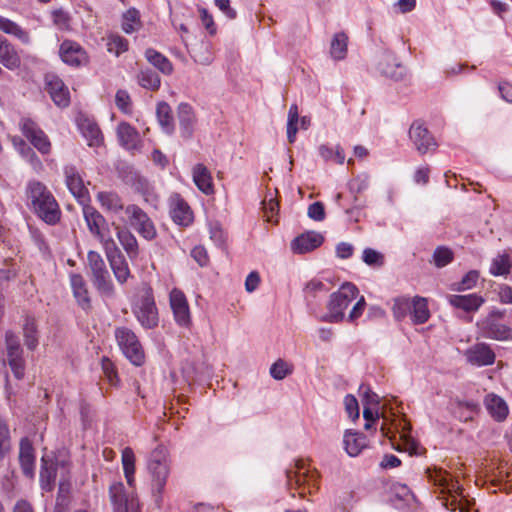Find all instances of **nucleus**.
<instances>
[{"label":"nucleus","mask_w":512,"mask_h":512,"mask_svg":"<svg viewBox=\"0 0 512 512\" xmlns=\"http://www.w3.org/2000/svg\"><path fill=\"white\" fill-rule=\"evenodd\" d=\"M27 196L35 213L47 224L54 225L60 220V208L52 193L39 181L27 186Z\"/></svg>","instance_id":"1"},{"label":"nucleus","mask_w":512,"mask_h":512,"mask_svg":"<svg viewBox=\"0 0 512 512\" xmlns=\"http://www.w3.org/2000/svg\"><path fill=\"white\" fill-rule=\"evenodd\" d=\"M295 471H287V485L291 490H296L300 497H304L306 491L313 494L318 489L320 478L317 470H311L304 460H297Z\"/></svg>","instance_id":"2"},{"label":"nucleus","mask_w":512,"mask_h":512,"mask_svg":"<svg viewBox=\"0 0 512 512\" xmlns=\"http://www.w3.org/2000/svg\"><path fill=\"white\" fill-rule=\"evenodd\" d=\"M357 287L350 283H344L337 292L331 294L327 304V314L323 320L330 323H338L344 319V311L348 308L350 303L358 296Z\"/></svg>","instance_id":"3"},{"label":"nucleus","mask_w":512,"mask_h":512,"mask_svg":"<svg viewBox=\"0 0 512 512\" xmlns=\"http://www.w3.org/2000/svg\"><path fill=\"white\" fill-rule=\"evenodd\" d=\"M148 470L152 477V491L158 500L161 498L170 473L165 447L158 446L151 452Z\"/></svg>","instance_id":"4"},{"label":"nucleus","mask_w":512,"mask_h":512,"mask_svg":"<svg viewBox=\"0 0 512 512\" xmlns=\"http://www.w3.org/2000/svg\"><path fill=\"white\" fill-rule=\"evenodd\" d=\"M87 263L91 273V282L96 290L103 296H113L114 285L102 256L98 252L89 251Z\"/></svg>","instance_id":"5"},{"label":"nucleus","mask_w":512,"mask_h":512,"mask_svg":"<svg viewBox=\"0 0 512 512\" xmlns=\"http://www.w3.org/2000/svg\"><path fill=\"white\" fill-rule=\"evenodd\" d=\"M115 338L123 354L132 364L140 366L144 363V350L138 337L131 329L127 327L117 328Z\"/></svg>","instance_id":"6"},{"label":"nucleus","mask_w":512,"mask_h":512,"mask_svg":"<svg viewBox=\"0 0 512 512\" xmlns=\"http://www.w3.org/2000/svg\"><path fill=\"white\" fill-rule=\"evenodd\" d=\"M113 512H141L137 496L128 491L121 482L113 483L109 488Z\"/></svg>","instance_id":"7"},{"label":"nucleus","mask_w":512,"mask_h":512,"mask_svg":"<svg viewBox=\"0 0 512 512\" xmlns=\"http://www.w3.org/2000/svg\"><path fill=\"white\" fill-rule=\"evenodd\" d=\"M130 225L146 240L157 236L154 223L149 216L137 205H128L125 209Z\"/></svg>","instance_id":"8"},{"label":"nucleus","mask_w":512,"mask_h":512,"mask_svg":"<svg viewBox=\"0 0 512 512\" xmlns=\"http://www.w3.org/2000/svg\"><path fill=\"white\" fill-rule=\"evenodd\" d=\"M133 313L143 328L153 329L158 326V311L150 294L141 297L134 306Z\"/></svg>","instance_id":"9"},{"label":"nucleus","mask_w":512,"mask_h":512,"mask_svg":"<svg viewBox=\"0 0 512 512\" xmlns=\"http://www.w3.org/2000/svg\"><path fill=\"white\" fill-rule=\"evenodd\" d=\"M64 176L67 188L77 201L80 204L88 203L90 200L89 191L78 169L73 165H66L64 167Z\"/></svg>","instance_id":"10"},{"label":"nucleus","mask_w":512,"mask_h":512,"mask_svg":"<svg viewBox=\"0 0 512 512\" xmlns=\"http://www.w3.org/2000/svg\"><path fill=\"white\" fill-rule=\"evenodd\" d=\"M20 129L23 135L38 149L41 153L47 154L50 151L51 144L46 134L38 125L29 118H23L20 121Z\"/></svg>","instance_id":"11"},{"label":"nucleus","mask_w":512,"mask_h":512,"mask_svg":"<svg viewBox=\"0 0 512 512\" xmlns=\"http://www.w3.org/2000/svg\"><path fill=\"white\" fill-rule=\"evenodd\" d=\"M478 326L485 338L499 341L512 340V328L500 323L494 314L489 315Z\"/></svg>","instance_id":"12"},{"label":"nucleus","mask_w":512,"mask_h":512,"mask_svg":"<svg viewBox=\"0 0 512 512\" xmlns=\"http://www.w3.org/2000/svg\"><path fill=\"white\" fill-rule=\"evenodd\" d=\"M170 306L176 323L182 327L191 324L190 309L184 293L178 289L170 292Z\"/></svg>","instance_id":"13"},{"label":"nucleus","mask_w":512,"mask_h":512,"mask_svg":"<svg viewBox=\"0 0 512 512\" xmlns=\"http://www.w3.org/2000/svg\"><path fill=\"white\" fill-rule=\"evenodd\" d=\"M59 54L62 61L70 66H82L87 64L86 51L75 41L65 40L60 45Z\"/></svg>","instance_id":"14"},{"label":"nucleus","mask_w":512,"mask_h":512,"mask_svg":"<svg viewBox=\"0 0 512 512\" xmlns=\"http://www.w3.org/2000/svg\"><path fill=\"white\" fill-rule=\"evenodd\" d=\"M170 216L173 221L181 226H188L193 221V213L188 203L177 193L169 198Z\"/></svg>","instance_id":"15"},{"label":"nucleus","mask_w":512,"mask_h":512,"mask_svg":"<svg viewBox=\"0 0 512 512\" xmlns=\"http://www.w3.org/2000/svg\"><path fill=\"white\" fill-rule=\"evenodd\" d=\"M409 136L419 153L425 154L435 149L437 143L428 129L420 122H414L409 130Z\"/></svg>","instance_id":"16"},{"label":"nucleus","mask_w":512,"mask_h":512,"mask_svg":"<svg viewBox=\"0 0 512 512\" xmlns=\"http://www.w3.org/2000/svg\"><path fill=\"white\" fill-rule=\"evenodd\" d=\"M377 69L381 74L394 80L404 76L405 68L397 61L394 53L384 51L379 55Z\"/></svg>","instance_id":"17"},{"label":"nucleus","mask_w":512,"mask_h":512,"mask_svg":"<svg viewBox=\"0 0 512 512\" xmlns=\"http://www.w3.org/2000/svg\"><path fill=\"white\" fill-rule=\"evenodd\" d=\"M465 356L467 362L475 366H488L495 361V353L485 343H478L470 347L465 352Z\"/></svg>","instance_id":"18"},{"label":"nucleus","mask_w":512,"mask_h":512,"mask_svg":"<svg viewBox=\"0 0 512 512\" xmlns=\"http://www.w3.org/2000/svg\"><path fill=\"white\" fill-rule=\"evenodd\" d=\"M46 89L57 106L66 107L69 105V91L58 76L53 74L46 76Z\"/></svg>","instance_id":"19"},{"label":"nucleus","mask_w":512,"mask_h":512,"mask_svg":"<svg viewBox=\"0 0 512 512\" xmlns=\"http://www.w3.org/2000/svg\"><path fill=\"white\" fill-rule=\"evenodd\" d=\"M323 241L324 238L320 233L309 231L296 237L291 243V248L294 253L304 254L321 246Z\"/></svg>","instance_id":"20"},{"label":"nucleus","mask_w":512,"mask_h":512,"mask_svg":"<svg viewBox=\"0 0 512 512\" xmlns=\"http://www.w3.org/2000/svg\"><path fill=\"white\" fill-rule=\"evenodd\" d=\"M117 138L121 146L129 151L139 150L141 139L138 131L127 122H121L117 126Z\"/></svg>","instance_id":"21"},{"label":"nucleus","mask_w":512,"mask_h":512,"mask_svg":"<svg viewBox=\"0 0 512 512\" xmlns=\"http://www.w3.org/2000/svg\"><path fill=\"white\" fill-rule=\"evenodd\" d=\"M448 301L451 306L465 312H476L485 302L484 298L476 293L467 295H449Z\"/></svg>","instance_id":"22"},{"label":"nucleus","mask_w":512,"mask_h":512,"mask_svg":"<svg viewBox=\"0 0 512 512\" xmlns=\"http://www.w3.org/2000/svg\"><path fill=\"white\" fill-rule=\"evenodd\" d=\"M19 462L25 476L32 478L35 470L34 448L28 438H22L20 441Z\"/></svg>","instance_id":"23"},{"label":"nucleus","mask_w":512,"mask_h":512,"mask_svg":"<svg viewBox=\"0 0 512 512\" xmlns=\"http://www.w3.org/2000/svg\"><path fill=\"white\" fill-rule=\"evenodd\" d=\"M70 284L77 303L83 310L87 311L91 307V301L83 276L80 274H71Z\"/></svg>","instance_id":"24"},{"label":"nucleus","mask_w":512,"mask_h":512,"mask_svg":"<svg viewBox=\"0 0 512 512\" xmlns=\"http://www.w3.org/2000/svg\"><path fill=\"white\" fill-rule=\"evenodd\" d=\"M344 448L351 457L358 456L368 446L366 437L357 431L347 430L343 438Z\"/></svg>","instance_id":"25"},{"label":"nucleus","mask_w":512,"mask_h":512,"mask_svg":"<svg viewBox=\"0 0 512 512\" xmlns=\"http://www.w3.org/2000/svg\"><path fill=\"white\" fill-rule=\"evenodd\" d=\"M0 63L9 70L18 68L21 59L14 46L0 34Z\"/></svg>","instance_id":"26"},{"label":"nucleus","mask_w":512,"mask_h":512,"mask_svg":"<svg viewBox=\"0 0 512 512\" xmlns=\"http://www.w3.org/2000/svg\"><path fill=\"white\" fill-rule=\"evenodd\" d=\"M178 119L181 135L184 138H190L196 122L193 108L187 103H181L178 106Z\"/></svg>","instance_id":"27"},{"label":"nucleus","mask_w":512,"mask_h":512,"mask_svg":"<svg viewBox=\"0 0 512 512\" xmlns=\"http://www.w3.org/2000/svg\"><path fill=\"white\" fill-rule=\"evenodd\" d=\"M193 181L197 188L206 195L214 192L212 176L208 168L203 164H197L193 168Z\"/></svg>","instance_id":"28"},{"label":"nucleus","mask_w":512,"mask_h":512,"mask_svg":"<svg viewBox=\"0 0 512 512\" xmlns=\"http://www.w3.org/2000/svg\"><path fill=\"white\" fill-rule=\"evenodd\" d=\"M83 206V216L87 227L93 236L100 235L102 227L105 225V218L88 203L81 204Z\"/></svg>","instance_id":"29"},{"label":"nucleus","mask_w":512,"mask_h":512,"mask_svg":"<svg viewBox=\"0 0 512 512\" xmlns=\"http://www.w3.org/2000/svg\"><path fill=\"white\" fill-rule=\"evenodd\" d=\"M485 406L489 414L496 421H503L508 415V406L506 402L495 394H488L485 397Z\"/></svg>","instance_id":"30"},{"label":"nucleus","mask_w":512,"mask_h":512,"mask_svg":"<svg viewBox=\"0 0 512 512\" xmlns=\"http://www.w3.org/2000/svg\"><path fill=\"white\" fill-rule=\"evenodd\" d=\"M156 115L162 130L168 135L172 134L175 125L170 105L166 102L158 103L156 108Z\"/></svg>","instance_id":"31"},{"label":"nucleus","mask_w":512,"mask_h":512,"mask_svg":"<svg viewBox=\"0 0 512 512\" xmlns=\"http://www.w3.org/2000/svg\"><path fill=\"white\" fill-rule=\"evenodd\" d=\"M117 237L131 260L137 258L139 254L138 242L136 237L127 229L117 228Z\"/></svg>","instance_id":"32"},{"label":"nucleus","mask_w":512,"mask_h":512,"mask_svg":"<svg viewBox=\"0 0 512 512\" xmlns=\"http://www.w3.org/2000/svg\"><path fill=\"white\" fill-rule=\"evenodd\" d=\"M116 280L123 284L130 277V269L122 253H116L108 259Z\"/></svg>","instance_id":"33"},{"label":"nucleus","mask_w":512,"mask_h":512,"mask_svg":"<svg viewBox=\"0 0 512 512\" xmlns=\"http://www.w3.org/2000/svg\"><path fill=\"white\" fill-rule=\"evenodd\" d=\"M97 199L103 209L111 213H118L123 209L121 198L115 192L104 191L97 194Z\"/></svg>","instance_id":"34"},{"label":"nucleus","mask_w":512,"mask_h":512,"mask_svg":"<svg viewBox=\"0 0 512 512\" xmlns=\"http://www.w3.org/2000/svg\"><path fill=\"white\" fill-rule=\"evenodd\" d=\"M411 317L412 321L415 324H423L425 323L429 317L430 312L427 306V301L421 297H415L411 301Z\"/></svg>","instance_id":"35"},{"label":"nucleus","mask_w":512,"mask_h":512,"mask_svg":"<svg viewBox=\"0 0 512 512\" xmlns=\"http://www.w3.org/2000/svg\"><path fill=\"white\" fill-rule=\"evenodd\" d=\"M0 30L15 36L24 44L30 43L29 33L23 30L17 23L3 16H0Z\"/></svg>","instance_id":"36"},{"label":"nucleus","mask_w":512,"mask_h":512,"mask_svg":"<svg viewBox=\"0 0 512 512\" xmlns=\"http://www.w3.org/2000/svg\"><path fill=\"white\" fill-rule=\"evenodd\" d=\"M42 466L40 471V482L42 489L50 491L53 488L56 479V467L54 463L48 462L45 457H42Z\"/></svg>","instance_id":"37"},{"label":"nucleus","mask_w":512,"mask_h":512,"mask_svg":"<svg viewBox=\"0 0 512 512\" xmlns=\"http://www.w3.org/2000/svg\"><path fill=\"white\" fill-rule=\"evenodd\" d=\"M147 60L163 74L169 75L173 71L172 63L161 53L154 49H147L145 52Z\"/></svg>","instance_id":"38"},{"label":"nucleus","mask_w":512,"mask_h":512,"mask_svg":"<svg viewBox=\"0 0 512 512\" xmlns=\"http://www.w3.org/2000/svg\"><path fill=\"white\" fill-rule=\"evenodd\" d=\"M348 36L344 32L336 33L331 41L330 53L333 59L342 60L347 54Z\"/></svg>","instance_id":"39"},{"label":"nucleus","mask_w":512,"mask_h":512,"mask_svg":"<svg viewBox=\"0 0 512 512\" xmlns=\"http://www.w3.org/2000/svg\"><path fill=\"white\" fill-rule=\"evenodd\" d=\"M8 365L15 378L22 379L25 374V360L23 358V350L7 352Z\"/></svg>","instance_id":"40"},{"label":"nucleus","mask_w":512,"mask_h":512,"mask_svg":"<svg viewBox=\"0 0 512 512\" xmlns=\"http://www.w3.org/2000/svg\"><path fill=\"white\" fill-rule=\"evenodd\" d=\"M137 80L141 87L152 91L158 90L161 84L159 75L151 69L141 70L137 75Z\"/></svg>","instance_id":"41"},{"label":"nucleus","mask_w":512,"mask_h":512,"mask_svg":"<svg viewBox=\"0 0 512 512\" xmlns=\"http://www.w3.org/2000/svg\"><path fill=\"white\" fill-rule=\"evenodd\" d=\"M122 464L127 483L130 487H133L135 473V455L130 447H126L122 451Z\"/></svg>","instance_id":"42"},{"label":"nucleus","mask_w":512,"mask_h":512,"mask_svg":"<svg viewBox=\"0 0 512 512\" xmlns=\"http://www.w3.org/2000/svg\"><path fill=\"white\" fill-rule=\"evenodd\" d=\"M80 130L87 139L89 146H99L101 144L102 135L97 124L85 121L80 124Z\"/></svg>","instance_id":"43"},{"label":"nucleus","mask_w":512,"mask_h":512,"mask_svg":"<svg viewBox=\"0 0 512 512\" xmlns=\"http://www.w3.org/2000/svg\"><path fill=\"white\" fill-rule=\"evenodd\" d=\"M25 345L28 349L34 350L38 345L37 326L33 318H26L23 327Z\"/></svg>","instance_id":"44"},{"label":"nucleus","mask_w":512,"mask_h":512,"mask_svg":"<svg viewBox=\"0 0 512 512\" xmlns=\"http://www.w3.org/2000/svg\"><path fill=\"white\" fill-rule=\"evenodd\" d=\"M141 26L139 12L136 9H129L122 17V29L130 34L137 31Z\"/></svg>","instance_id":"45"},{"label":"nucleus","mask_w":512,"mask_h":512,"mask_svg":"<svg viewBox=\"0 0 512 512\" xmlns=\"http://www.w3.org/2000/svg\"><path fill=\"white\" fill-rule=\"evenodd\" d=\"M106 45L108 51L114 53L116 56L128 50V41L117 34L108 36Z\"/></svg>","instance_id":"46"},{"label":"nucleus","mask_w":512,"mask_h":512,"mask_svg":"<svg viewBox=\"0 0 512 512\" xmlns=\"http://www.w3.org/2000/svg\"><path fill=\"white\" fill-rule=\"evenodd\" d=\"M392 312L396 320H403L411 312V301L405 297H399L394 300Z\"/></svg>","instance_id":"47"},{"label":"nucleus","mask_w":512,"mask_h":512,"mask_svg":"<svg viewBox=\"0 0 512 512\" xmlns=\"http://www.w3.org/2000/svg\"><path fill=\"white\" fill-rule=\"evenodd\" d=\"M454 254L448 247H437L433 253V262L436 267L442 268L452 262Z\"/></svg>","instance_id":"48"},{"label":"nucleus","mask_w":512,"mask_h":512,"mask_svg":"<svg viewBox=\"0 0 512 512\" xmlns=\"http://www.w3.org/2000/svg\"><path fill=\"white\" fill-rule=\"evenodd\" d=\"M511 264L508 255H498L492 261L490 273L499 276L509 273Z\"/></svg>","instance_id":"49"},{"label":"nucleus","mask_w":512,"mask_h":512,"mask_svg":"<svg viewBox=\"0 0 512 512\" xmlns=\"http://www.w3.org/2000/svg\"><path fill=\"white\" fill-rule=\"evenodd\" d=\"M426 474L428 478L434 482L435 485H438L443 488L449 489V475L446 471L440 468H428L426 470Z\"/></svg>","instance_id":"50"},{"label":"nucleus","mask_w":512,"mask_h":512,"mask_svg":"<svg viewBox=\"0 0 512 512\" xmlns=\"http://www.w3.org/2000/svg\"><path fill=\"white\" fill-rule=\"evenodd\" d=\"M11 440L7 424L0 418V461L10 451Z\"/></svg>","instance_id":"51"},{"label":"nucleus","mask_w":512,"mask_h":512,"mask_svg":"<svg viewBox=\"0 0 512 512\" xmlns=\"http://www.w3.org/2000/svg\"><path fill=\"white\" fill-rule=\"evenodd\" d=\"M479 279V272L476 270H471L462 278L459 283H455L452 285V290L454 291H464L467 289L473 288Z\"/></svg>","instance_id":"52"},{"label":"nucleus","mask_w":512,"mask_h":512,"mask_svg":"<svg viewBox=\"0 0 512 512\" xmlns=\"http://www.w3.org/2000/svg\"><path fill=\"white\" fill-rule=\"evenodd\" d=\"M115 104L117 108L124 114L130 115L132 113L131 97L126 90H118L116 92Z\"/></svg>","instance_id":"53"},{"label":"nucleus","mask_w":512,"mask_h":512,"mask_svg":"<svg viewBox=\"0 0 512 512\" xmlns=\"http://www.w3.org/2000/svg\"><path fill=\"white\" fill-rule=\"evenodd\" d=\"M291 372L289 364L281 359L276 361L270 368V374L276 380L284 379Z\"/></svg>","instance_id":"54"},{"label":"nucleus","mask_w":512,"mask_h":512,"mask_svg":"<svg viewBox=\"0 0 512 512\" xmlns=\"http://www.w3.org/2000/svg\"><path fill=\"white\" fill-rule=\"evenodd\" d=\"M95 237L102 243L108 259L116 255V253H121L115 241L110 236H106L103 232H100V235H96Z\"/></svg>","instance_id":"55"},{"label":"nucleus","mask_w":512,"mask_h":512,"mask_svg":"<svg viewBox=\"0 0 512 512\" xmlns=\"http://www.w3.org/2000/svg\"><path fill=\"white\" fill-rule=\"evenodd\" d=\"M95 237L102 243L108 259L116 255V253H121L115 241L110 236H106L103 232H100V235H96Z\"/></svg>","instance_id":"56"},{"label":"nucleus","mask_w":512,"mask_h":512,"mask_svg":"<svg viewBox=\"0 0 512 512\" xmlns=\"http://www.w3.org/2000/svg\"><path fill=\"white\" fill-rule=\"evenodd\" d=\"M459 417L464 421L471 420L477 412L478 406L474 402H459Z\"/></svg>","instance_id":"57"},{"label":"nucleus","mask_w":512,"mask_h":512,"mask_svg":"<svg viewBox=\"0 0 512 512\" xmlns=\"http://www.w3.org/2000/svg\"><path fill=\"white\" fill-rule=\"evenodd\" d=\"M192 57L201 65H209L213 60L206 44H202L198 50H193Z\"/></svg>","instance_id":"58"},{"label":"nucleus","mask_w":512,"mask_h":512,"mask_svg":"<svg viewBox=\"0 0 512 512\" xmlns=\"http://www.w3.org/2000/svg\"><path fill=\"white\" fill-rule=\"evenodd\" d=\"M102 370L111 385H116L118 381L114 364L108 358H103L101 362Z\"/></svg>","instance_id":"59"},{"label":"nucleus","mask_w":512,"mask_h":512,"mask_svg":"<svg viewBox=\"0 0 512 512\" xmlns=\"http://www.w3.org/2000/svg\"><path fill=\"white\" fill-rule=\"evenodd\" d=\"M363 261L368 265H379L383 264V255L376 250L367 248L363 251Z\"/></svg>","instance_id":"60"},{"label":"nucleus","mask_w":512,"mask_h":512,"mask_svg":"<svg viewBox=\"0 0 512 512\" xmlns=\"http://www.w3.org/2000/svg\"><path fill=\"white\" fill-rule=\"evenodd\" d=\"M345 409L350 418L355 419L359 417V406L357 399L353 395H346L344 399Z\"/></svg>","instance_id":"61"},{"label":"nucleus","mask_w":512,"mask_h":512,"mask_svg":"<svg viewBox=\"0 0 512 512\" xmlns=\"http://www.w3.org/2000/svg\"><path fill=\"white\" fill-rule=\"evenodd\" d=\"M191 256L201 267L206 266L209 262L207 250L201 245L195 246L191 250Z\"/></svg>","instance_id":"62"},{"label":"nucleus","mask_w":512,"mask_h":512,"mask_svg":"<svg viewBox=\"0 0 512 512\" xmlns=\"http://www.w3.org/2000/svg\"><path fill=\"white\" fill-rule=\"evenodd\" d=\"M308 216L315 221L325 219V209L321 202H314L308 207Z\"/></svg>","instance_id":"63"},{"label":"nucleus","mask_w":512,"mask_h":512,"mask_svg":"<svg viewBox=\"0 0 512 512\" xmlns=\"http://www.w3.org/2000/svg\"><path fill=\"white\" fill-rule=\"evenodd\" d=\"M6 352L23 350L20 345L19 338L11 331L5 334Z\"/></svg>","instance_id":"64"}]
</instances>
